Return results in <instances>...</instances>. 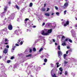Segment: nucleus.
Returning a JSON list of instances; mask_svg holds the SVG:
<instances>
[{
	"instance_id": "35",
	"label": "nucleus",
	"mask_w": 77,
	"mask_h": 77,
	"mask_svg": "<svg viewBox=\"0 0 77 77\" xmlns=\"http://www.w3.org/2000/svg\"><path fill=\"white\" fill-rule=\"evenodd\" d=\"M70 52H72V49H70V50L69 51Z\"/></svg>"
},
{
	"instance_id": "18",
	"label": "nucleus",
	"mask_w": 77,
	"mask_h": 77,
	"mask_svg": "<svg viewBox=\"0 0 77 77\" xmlns=\"http://www.w3.org/2000/svg\"><path fill=\"white\" fill-rule=\"evenodd\" d=\"M44 62L46 63L47 62V59L46 58H45L44 60Z\"/></svg>"
},
{
	"instance_id": "21",
	"label": "nucleus",
	"mask_w": 77,
	"mask_h": 77,
	"mask_svg": "<svg viewBox=\"0 0 77 77\" xmlns=\"http://www.w3.org/2000/svg\"><path fill=\"white\" fill-rule=\"evenodd\" d=\"M69 41L71 43H72V40L71 39H69Z\"/></svg>"
},
{
	"instance_id": "46",
	"label": "nucleus",
	"mask_w": 77,
	"mask_h": 77,
	"mask_svg": "<svg viewBox=\"0 0 77 77\" xmlns=\"http://www.w3.org/2000/svg\"><path fill=\"white\" fill-rule=\"evenodd\" d=\"M55 45H57V43H55Z\"/></svg>"
},
{
	"instance_id": "48",
	"label": "nucleus",
	"mask_w": 77,
	"mask_h": 77,
	"mask_svg": "<svg viewBox=\"0 0 77 77\" xmlns=\"http://www.w3.org/2000/svg\"><path fill=\"white\" fill-rule=\"evenodd\" d=\"M68 51H66V54H68Z\"/></svg>"
},
{
	"instance_id": "28",
	"label": "nucleus",
	"mask_w": 77,
	"mask_h": 77,
	"mask_svg": "<svg viewBox=\"0 0 77 77\" xmlns=\"http://www.w3.org/2000/svg\"><path fill=\"white\" fill-rule=\"evenodd\" d=\"M28 20H29V19H28V18H26V19H25V21H28Z\"/></svg>"
},
{
	"instance_id": "40",
	"label": "nucleus",
	"mask_w": 77,
	"mask_h": 77,
	"mask_svg": "<svg viewBox=\"0 0 77 77\" xmlns=\"http://www.w3.org/2000/svg\"><path fill=\"white\" fill-rule=\"evenodd\" d=\"M65 38V36H62V39H64Z\"/></svg>"
},
{
	"instance_id": "12",
	"label": "nucleus",
	"mask_w": 77,
	"mask_h": 77,
	"mask_svg": "<svg viewBox=\"0 0 77 77\" xmlns=\"http://www.w3.org/2000/svg\"><path fill=\"white\" fill-rule=\"evenodd\" d=\"M45 15H46V16H48V17H49L50 14L49 13H45Z\"/></svg>"
},
{
	"instance_id": "62",
	"label": "nucleus",
	"mask_w": 77,
	"mask_h": 77,
	"mask_svg": "<svg viewBox=\"0 0 77 77\" xmlns=\"http://www.w3.org/2000/svg\"><path fill=\"white\" fill-rule=\"evenodd\" d=\"M61 20V21H63V19H62Z\"/></svg>"
},
{
	"instance_id": "53",
	"label": "nucleus",
	"mask_w": 77,
	"mask_h": 77,
	"mask_svg": "<svg viewBox=\"0 0 77 77\" xmlns=\"http://www.w3.org/2000/svg\"><path fill=\"white\" fill-rule=\"evenodd\" d=\"M60 74H62V72H60Z\"/></svg>"
},
{
	"instance_id": "60",
	"label": "nucleus",
	"mask_w": 77,
	"mask_h": 77,
	"mask_svg": "<svg viewBox=\"0 0 77 77\" xmlns=\"http://www.w3.org/2000/svg\"><path fill=\"white\" fill-rule=\"evenodd\" d=\"M19 42H17V44H19Z\"/></svg>"
},
{
	"instance_id": "17",
	"label": "nucleus",
	"mask_w": 77,
	"mask_h": 77,
	"mask_svg": "<svg viewBox=\"0 0 77 77\" xmlns=\"http://www.w3.org/2000/svg\"><path fill=\"white\" fill-rule=\"evenodd\" d=\"M52 77H57V76H56V74L55 73H54V75H53L52 76Z\"/></svg>"
},
{
	"instance_id": "32",
	"label": "nucleus",
	"mask_w": 77,
	"mask_h": 77,
	"mask_svg": "<svg viewBox=\"0 0 77 77\" xmlns=\"http://www.w3.org/2000/svg\"><path fill=\"white\" fill-rule=\"evenodd\" d=\"M32 51V49H29V53H31Z\"/></svg>"
},
{
	"instance_id": "61",
	"label": "nucleus",
	"mask_w": 77,
	"mask_h": 77,
	"mask_svg": "<svg viewBox=\"0 0 77 77\" xmlns=\"http://www.w3.org/2000/svg\"><path fill=\"white\" fill-rule=\"evenodd\" d=\"M75 20H77V18H75Z\"/></svg>"
},
{
	"instance_id": "5",
	"label": "nucleus",
	"mask_w": 77,
	"mask_h": 77,
	"mask_svg": "<svg viewBox=\"0 0 77 77\" xmlns=\"http://www.w3.org/2000/svg\"><path fill=\"white\" fill-rule=\"evenodd\" d=\"M3 53L5 54H6L8 53V50L7 49L5 48V50L3 51Z\"/></svg>"
},
{
	"instance_id": "58",
	"label": "nucleus",
	"mask_w": 77,
	"mask_h": 77,
	"mask_svg": "<svg viewBox=\"0 0 77 77\" xmlns=\"http://www.w3.org/2000/svg\"><path fill=\"white\" fill-rule=\"evenodd\" d=\"M2 47H1V50H2Z\"/></svg>"
},
{
	"instance_id": "2",
	"label": "nucleus",
	"mask_w": 77,
	"mask_h": 77,
	"mask_svg": "<svg viewBox=\"0 0 77 77\" xmlns=\"http://www.w3.org/2000/svg\"><path fill=\"white\" fill-rule=\"evenodd\" d=\"M8 28L9 30H12V26L11 23H10V24L8 25Z\"/></svg>"
},
{
	"instance_id": "52",
	"label": "nucleus",
	"mask_w": 77,
	"mask_h": 77,
	"mask_svg": "<svg viewBox=\"0 0 77 77\" xmlns=\"http://www.w3.org/2000/svg\"><path fill=\"white\" fill-rule=\"evenodd\" d=\"M18 41L19 42H20V41H21V40H20V39H19L18 40Z\"/></svg>"
},
{
	"instance_id": "27",
	"label": "nucleus",
	"mask_w": 77,
	"mask_h": 77,
	"mask_svg": "<svg viewBox=\"0 0 77 77\" xmlns=\"http://www.w3.org/2000/svg\"><path fill=\"white\" fill-rule=\"evenodd\" d=\"M5 42H8V40L6 38L5 39Z\"/></svg>"
},
{
	"instance_id": "44",
	"label": "nucleus",
	"mask_w": 77,
	"mask_h": 77,
	"mask_svg": "<svg viewBox=\"0 0 77 77\" xmlns=\"http://www.w3.org/2000/svg\"><path fill=\"white\" fill-rule=\"evenodd\" d=\"M59 62H57L56 63V65H59Z\"/></svg>"
},
{
	"instance_id": "30",
	"label": "nucleus",
	"mask_w": 77,
	"mask_h": 77,
	"mask_svg": "<svg viewBox=\"0 0 77 77\" xmlns=\"http://www.w3.org/2000/svg\"><path fill=\"white\" fill-rule=\"evenodd\" d=\"M56 14L57 15H59V13L58 12H57L56 13Z\"/></svg>"
},
{
	"instance_id": "63",
	"label": "nucleus",
	"mask_w": 77,
	"mask_h": 77,
	"mask_svg": "<svg viewBox=\"0 0 77 77\" xmlns=\"http://www.w3.org/2000/svg\"><path fill=\"white\" fill-rule=\"evenodd\" d=\"M44 57V56H42V57Z\"/></svg>"
},
{
	"instance_id": "41",
	"label": "nucleus",
	"mask_w": 77,
	"mask_h": 77,
	"mask_svg": "<svg viewBox=\"0 0 77 77\" xmlns=\"http://www.w3.org/2000/svg\"><path fill=\"white\" fill-rule=\"evenodd\" d=\"M7 48H9V45H8L6 46Z\"/></svg>"
},
{
	"instance_id": "3",
	"label": "nucleus",
	"mask_w": 77,
	"mask_h": 77,
	"mask_svg": "<svg viewBox=\"0 0 77 77\" xmlns=\"http://www.w3.org/2000/svg\"><path fill=\"white\" fill-rule=\"evenodd\" d=\"M58 56L60 58V57L62 55V53L61 51H58Z\"/></svg>"
},
{
	"instance_id": "16",
	"label": "nucleus",
	"mask_w": 77,
	"mask_h": 77,
	"mask_svg": "<svg viewBox=\"0 0 77 77\" xmlns=\"http://www.w3.org/2000/svg\"><path fill=\"white\" fill-rule=\"evenodd\" d=\"M68 41H69V38H66L65 39V41H66V42H68Z\"/></svg>"
},
{
	"instance_id": "56",
	"label": "nucleus",
	"mask_w": 77,
	"mask_h": 77,
	"mask_svg": "<svg viewBox=\"0 0 77 77\" xmlns=\"http://www.w3.org/2000/svg\"><path fill=\"white\" fill-rule=\"evenodd\" d=\"M54 15V13H52L51 15Z\"/></svg>"
},
{
	"instance_id": "34",
	"label": "nucleus",
	"mask_w": 77,
	"mask_h": 77,
	"mask_svg": "<svg viewBox=\"0 0 77 77\" xmlns=\"http://www.w3.org/2000/svg\"><path fill=\"white\" fill-rule=\"evenodd\" d=\"M68 74V72L66 71L65 72V75H67Z\"/></svg>"
},
{
	"instance_id": "59",
	"label": "nucleus",
	"mask_w": 77,
	"mask_h": 77,
	"mask_svg": "<svg viewBox=\"0 0 77 77\" xmlns=\"http://www.w3.org/2000/svg\"><path fill=\"white\" fill-rule=\"evenodd\" d=\"M2 58V56H0V59Z\"/></svg>"
},
{
	"instance_id": "42",
	"label": "nucleus",
	"mask_w": 77,
	"mask_h": 77,
	"mask_svg": "<svg viewBox=\"0 0 77 77\" xmlns=\"http://www.w3.org/2000/svg\"><path fill=\"white\" fill-rule=\"evenodd\" d=\"M53 42H55V40L54 39H52Z\"/></svg>"
},
{
	"instance_id": "55",
	"label": "nucleus",
	"mask_w": 77,
	"mask_h": 77,
	"mask_svg": "<svg viewBox=\"0 0 77 77\" xmlns=\"http://www.w3.org/2000/svg\"><path fill=\"white\" fill-rule=\"evenodd\" d=\"M30 76L31 77H33V76L32 75H31Z\"/></svg>"
},
{
	"instance_id": "13",
	"label": "nucleus",
	"mask_w": 77,
	"mask_h": 77,
	"mask_svg": "<svg viewBox=\"0 0 77 77\" xmlns=\"http://www.w3.org/2000/svg\"><path fill=\"white\" fill-rule=\"evenodd\" d=\"M32 6H33V3L31 2L29 4V6L30 7H32Z\"/></svg>"
},
{
	"instance_id": "22",
	"label": "nucleus",
	"mask_w": 77,
	"mask_h": 77,
	"mask_svg": "<svg viewBox=\"0 0 77 77\" xmlns=\"http://www.w3.org/2000/svg\"><path fill=\"white\" fill-rule=\"evenodd\" d=\"M66 56H67V55H66V54H64L63 55L64 58H65V57H66Z\"/></svg>"
},
{
	"instance_id": "45",
	"label": "nucleus",
	"mask_w": 77,
	"mask_h": 77,
	"mask_svg": "<svg viewBox=\"0 0 77 77\" xmlns=\"http://www.w3.org/2000/svg\"><path fill=\"white\" fill-rule=\"evenodd\" d=\"M45 25V23H43L42 25L44 26Z\"/></svg>"
},
{
	"instance_id": "25",
	"label": "nucleus",
	"mask_w": 77,
	"mask_h": 77,
	"mask_svg": "<svg viewBox=\"0 0 77 77\" xmlns=\"http://www.w3.org/2000/svg\"><path fill=\"white\" fill-rule=\"evenodd\" d=\"M42 50H43V48H41L40 50H39V52H41V51H42Z\"/></svg>"
},
{
	"instance_id": "11",
	"label": "nucleus",
	"mask_w": 77,
	"mask_h": 77,
	"mask_svg": "<svg viewBox=\"0 0 77 77\" xmlns=\"http://www.w3.org/2000/svg\"><path fill=\"white\" fill-rule=\"evenodd\" d=\"M15 47H16V46H14L13 47V48H12V50H11V51H14V50H15Z\"/></svg>"
},
{
	"instance_id": "39",
	"label": "nucleus",
	"mask_w": 77,
	"mask_h": 77,
	"mask_svg": "<svg viewBox=\"0 0 77 77\" xmlns=\"http://www.w3.org/2000/svg\"><path fill=\"white\" fill-rule=\"evenodd\" d=\"M49 10H50V9H49V8H47V10L46 11H48Z\"/></svg>"
},
{
	"instance_id": "8",
	"label": "nucleus",
	"mask_w": 77,
	"mask_h": 77,
	"mask_svg": "<svg viewBox=\"0 0 77 77\" xmlns=\"http://www.w3.org/2000/svg\"><path fill=\"white\" fill-rule=\"evenodd\" d=\"M45 11V8H42L41 9L42 12H44Z\"/></svg>"
},
{
	"instance_id": "26",
	"label": "nucleus",
	"mask_w": 77,
	"mask_h": 77,
	"mask_svg": "<svg viewBox=\"0 0 77 77\" xmlns=\"http://www.w3.org/2000/svg\"><path fill=\"white\" fill-rule=\"evenodd\" d=\"M55 8L56 9V10H58V8H57V6H55Z\"/></svg>"
},
{
	"instance_id": "20",
	"label": "nucleus",
	"mask_w": 77,
	"mask_h": 77,
	"mask_svg": "<svg viewBox=\"0 0 77 77\" xmlns=\"http://www.w3.org/2000/svg\"><path fill=\"white\" fill-rule=\"evenodd\" d=\"M33 51H34L35 52L36 51V48H33Z\"/></svg>"
},
{
	"instance_id": "57",
	"label": "nucleus",
	"mask_w": 77,
	"mask_h": 77,
	"mask_svg": "<svg viewBox=\"0 0 77 77\" xmlns=\"http://www.w3.org/2000/svg\"><path fill=\"white\" fill-rule=\"evenodd\" d=\"M75 27H77V25H75Z\"/></svg>"
},
{
	"instance_id": "7",
	"label": "nucleus",
	"mask_w": 77,
	"mask_h": 77,
	"mask_svg": "<svg viewBox=\"0 0 77 77\" xmlns=\"http://www.w3.org/2000/svg\"><path fill=\"white\" fill-rule=\"evenodd\" d=\"M5 8H4V10L5 11H7V9H8L7 8H8V6H5Z\"/></svg>"
},
{
	"instance_id": "38",
	"label": "nucleus",
	"mask_w": 77,
	"mask_h": 77,
	"mask_svg": "<svg viewBox=\"0 0 77 77\" xmlns=\"http://www.w3.org/2000/svg\"><path fill=\"white\" fill-rule=\"evenodd\" d=\"M67 48L68 49H69V46H67Z\"/></svg>"
},
{
	"instance_id": "54",
	"label": "nucleus",
	"mask_w": 77,
	"mask_h": 77,
	"mask_svg": "<svg viewBox=\"0 0 77 77\" xmlns=\"http://www.w3.org/2000/svg\"><path fill=\"white\" fill-rule=\"evenodd\" d=\"M45 65V63H43V65Z\"/></svg>"
},
{
	"instance_id": "47",
	"label": "nucleus",
	"mask_w": 77,
	"mask_h": 77,
	"mask_svg": "<svg viewBox=\"0 0 77 77\" xmlns=\"http://www.w3.org/2000/svg\"><path fill=\"white\" fill-rule=\"evenodd\" d=\"M59 67V65H57V68H58V67Z\"/></svg>"
},
{
	"instance_id": "36",
	"label": "nucleus",
	"mask_w": 77,
	"mask_h": 77,
	"mask_svg": "<svg viewBox=\"0 0 77 77\" xmlns=\"http://www.w3.org/2000/svg\"><path fill=\"white\" fill-rule=\"evenodd\" d=\"M15 45H16V46H19V45L18 44H15Z\"/></svg>"
},
{
	"instance_id": "33",
	"label": "nucleus",
	"mask_w": 77,
	"mask_h": 77,
	"mask_svg": "<svg viewBox=\"0 0 77 77\" xmlns=\"http://www.w3.org/2000/svg\"><path fill=\"white\" fill-rule=\"evenodd\" d=\"M66 11L65 10L64 11V15H66Z\"/></svg>"
},
{
	"instance_id": "24",
	"label": "nucleus",
	"mask_w": 77,
	"mask_h": 77,
	"mask_svg": "<svg viewBox=\"0 0 77 77\" xmlns=\"http://www.w3.org/2000/svg\"><path fill=\"white\" fill-rule=\"evenodd\" d=\"M68 61H65L64 62L65 65L66 64V63H68Z\"/></svg>"
},
{
	"instance_id": "49",
	"label": "nucleus",
	"mask_w": 77,
	"mask_h": 77,
	"mask_svg": "<svg viewBox=\"0 0 77 77\" xmlns=\"http://www.w3.org/2000/svg\"><path fill=\"white\" fill-rule=\"evenodd\" d=\"M4 44H6V45L8 44V43H4Z\"/></svg>"
},
{
	"instance_id": "51",
	"label": "nucleus",
	"mask_w": 77,
	"mask_h": 77,
	"mask_svg": "<svg viewBox=\"0 0 77 77\" xmlns=\"http://www.w3.org/2000/svg\"><path fill=\"white\" fill-rule=\"evenodd\" d=\"M33 27L34 28H35V27H36V26H33Z\"/></svg>"
},
{
	"instance_id": "10",
	"label": "nucleus",
	"mask_w": 77,
	"mask_h": 77,
	"mask_svg": "<svg viewBox=\"0 0 77 77\" xmlns=\"http://www.w3.org/2000/svg\"><path fill=\"white\" fill-rule=\"evenodd\" d=\"M50 23H47L46 26H48V27H50Z\"/></svg>"
},
{
	"instance_id": "43",
	"label": "nucleus",
	"mask_w": 77,
	"mask_h": 77,
	"mask_svg": "<svg viewBox=\"0 0 77 77\" xmlns=\"http://www.w3.org/2000/svg\"><path fill=\"white\" fill-rule=\"evenodd\" d=\"M8 4L9 5H11V2H8Z\"/></svg>"
},
{
	"instance_id": "1",
	"label": "nucleus",
	"mask_w": 77,
	"mask_h": 77,
	"mask_svg": "<svg viewBox=\"0 0 77 77\" xmlns=\"http://www.w3.org/2000/svg\"><path fill=\"white\" fill-rule=\"evenodd\" d=\"M53 29H50L48 30V32L45 33V32L47 31V29H45L44 31L42 30L41 33L42 34V35H44V36H47V35H49V33H51L52 32V30Z\"/></svg>"
},
{
	"instance_id": "4",
	"label": "nucleus",
	"mask_w": 77,
	"mask_h": 77,
	"mask_svg": "<svg viewBox=\"0 0 77 77\" xmlns=\"http://www.w3.org/2000/svg\"><path fill=\"white\" fill-rule=\"evenodd\" d=\"M69 21L67 20L66 21V23H64V27H66V26H67V25H69Z\"/></svg>"
},
{
	"instance_id": "37",
	"label": "nucleus",
	"mask_w": 77,
	"mask_h": 77,
	"mask_svg": "<svg viewBox=\"0 0 77 77\" xmlns=\"http://www.w3.org/2000/svg\"><path fill=\"white\" fill-rule=\"evenodd\" d=\"M21 45H22L23 44V42H21L20 43Z\"/></svg>"
},
{
	"instance_id": "9",
	"label": "nucleus",
	"mask_w": 77,
	"mask_h": 77,
	"mask_svg": "<svg viewBox=\"0 0 77 77\" xmlns=\"http://www.w3.org/2000/svg\"><path fill=\"white\" fill-rule=\"evenodd\" d=\"M64 6L65 7H66V6H68V3H66L64 4Z\"/></svg>"
},
{
	"instance_id": "6",
	"label": "nucleus",
	"mask_w": 77,
	"mask_h": 77,
	"mask_svg": "<svg viewBox=\"0 0 77 77\" xmlns=\"http://www.w3.org/2000/svg\"><path fill=\"white\" fill-rule=\"evenodd\" d=\"M66 44L65 43V41H64L63 42V43L62 44V45H63V46H66Z\"/></svg>"
},
{
	"instance_id": "19",
	"label": "nucleus",
	"mask_w": 77,
	"mask_h": 77,
	"mask_svg": "<svg viewBox=\"0 0 77 77\" xmlns=\"http://www.w3.org/2000/svg\"><path fill=\"white\" fill-rule=\"evenodd\" d=\"M15 6H16L17 9L18 10V9H20V8H19V7H18V5H15Z\"/></svg>"
},
{
	"instance_id": "15",
	"label": "nucleus",
	"mask_w": 77,
	"mask_h": 77,
	"mask_svg": "<svg viewBox=\"0 0 77 77\" xmlns=\"http://www.w3.org/2000/svg\"><path fill=\"white\" fill-rule=\"evenodd\" d=\"M59 69L60 70V71H61V72H62V71H63V69H62V67H60Z\"/></svg>"
},
{
	"instance_id": "14",
	"label": "nucleus",
	"mask_w": 77,
	"mask_h": 77,
	"mask_svg": "<svg viewBox=\"0 0 77 77\" xmlns=\"http://www.w3.org/2000/svg\"><path fill=\"white\" fill-rule=\"evenodd\" d=\"M32 56V54H29L28 55H26V57H31Z\"/></svg>"
},
{
	"instance_id": "23",
	"label": "nucleus",
	"mask_w": 77,
	"mask_h": 77,
	"mask_svg": "<svg viewBox=\"0 0 77 77\" xmlns=\"http://www.w3.org/2000/svg\"><path fill=\"white\" fill-rule=\"evenodd\" d=\"M57 48L58 50H60V45L58 46L57 47Z\"/></svg>"
},
{
	"instance_id": "31",
	"label": "nucleus",
	"mask_w": 77,
	"mask_h": 77,
	"mask_svg": "<svg viewBox=\"0 0 77 77\" xmlns=\"http://www.w3.org/2000/svg\"><path fill=\"white\" fill-rule=\"evenodd\" d=\"M10 62H11V60H8L7 61V63H10Z\"/></svg>"
},
{
	"instance_id": "29",
	"label": "nucleus",
	"mask_w": 77,
	"mask_h": 77,
	"mask_svg": "<svg viewBox=\"0 0 77 77\" xmlns=\"http://www.w3.org/2000/svg\"><path fill=\"white\" fill-rule=\"evenodd\" d=\"M14 59V57L12 56L11 57V59L12 60Z\"/></svg>"
},
{
	"instance_id": "64",
	"label": "nucleus",
	"mask_w": 77,
	"mask_h": 77,
	"mask_svg": "<svg viewBox=\"0 0 77 77\" xmlns=\"http://www.w3.org/2000/svg\"><path fill=\"white\" fill-rule=\"evenodd\" d=\"M62 23H64V22H62Z\"/></svg>"
},
{
	"instance_id": "50",
	"label": "nucleus",
	"mask_w": 77,
	"mask_h": 77,
	"mask_svg": "<svg viewBox=\"0 0 77 77\" xmlns=\"http://www.w3.org/2000/svg\"><path fill=\"white\" fill-rule=\"evenodd\" d=\"M46 6V4H44V7H45Z\"/></svg>"
}]
</instances>
